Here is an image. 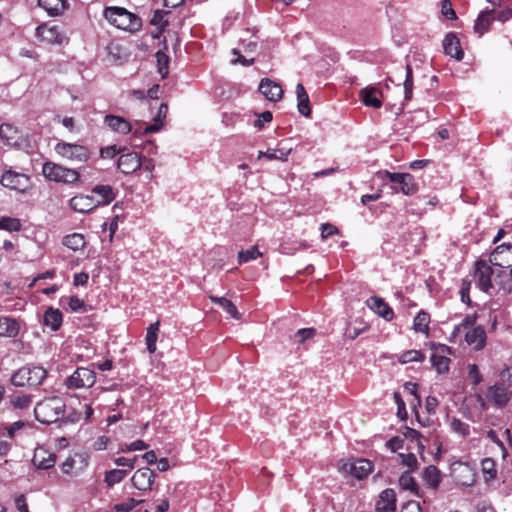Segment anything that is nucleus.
<instances>
[{"label": "nucleus", "mask_w": 512, "mask_h": 512, "mask_svg": "<svg viewBox=\"0 0 512 512\" xmlns=\"http://www.w3.org/2000/svg\"><path fill=\"white\" fill-rule=\"evenodd\" d=\"M476 287L484 293L492 294L494 290L504 294L512 292V280L505 270H498L489 261L477 260L473 272Z\"/></svg>", "instance_id": "1"}, {"label": "nucleus", "mask_w": 512, "mask_h": 512, "mask_svg": "<svg viewBox=\"0 0 512 512\" xmlns=\"http://www.w3.org/2000/svg\"><path fill=\"white\" fill-rule=\"evenodd\" d=\"M477 316L466 315L462 321L456 325L451 333V337L456 338L464 334V339L467 345L471 346L474 350L480 351L486 345V332L483 327L475 326Z\"/></svg>", "instance_id": "2"}, {"label": "nucleus", "mask_w": 512, "mask_h": 512, "mask_svg": "<svg viewBox=\"0 0 512 512\" xmlns=\"http://www.w3.org/2000/svg\"><path fill=\"white\" fill-rule=\"evenodd\" d=\"M103 16L111 25L124 31L133 33L142 27L141 18L123 7H106Z\"/></svg>", "instance_id": "3"}, {"label": "nucleus", "mask_w": 512, "mask_h": 512, "mask_svg": "<svg viewBox=\"0 0 512 512\" xmlns=\"http://www.w3.org/2000/svg\"><path fill=\"white\" fill-rule=\"evenodd\" d=\"M65 402L60 397L46 398L34 408L35 418L43 424H52L63 417L65 413Z\"/></svg>", "instance_id": "4"}, {"label": "nucleus", "mask_w": 512, "mask_h": 512, "mask_svg": "<svg viewBox=\"0 0 512 512\" xmlns=\"http://www.w3.org/2000/svg\"><path fill=\"white\" fill-rule=\"evenodd\" d=\"M42 174L50 181L69 185L78 182L80 179V173L76 169H71L50 161L43 164Z\"/></svg>", "instance_id": "5"}, {"label": "nucleus", "mask_w": 512, "mask_h": 512, "mask_svg": "<svg viewBox=\"0 0 512 512\" xmlns=\"http://www.w3.org/2000/svg\"><path fill=\"white\" fill-rule=\"evenodd\" d=\"M47 377L46 370L41 366H24L13 373L11 382L16 387L38 386Z\"/></svg>", "instance_id": "6"}, {"label": "nucleus", "mask_w": 512, "mask_h": 512, "mask_svg": "<svg viewBox=\"0 0 512 512\" xmlns=\"http://www.w3.org/2000/svg\"><path fill=\"white\" fill-rule=\"evenodd\" d=\"M54 151L61 158L73 163H85L91 157L90 149L79 143L60 141L54 146Z\"/></svg>", "instance_id": "7"}, {"label": "nucleus", "mask_w": 512, "mask_h": 512, "mask_svg": "<svg viewBox=\"0 0 512 512\" xmlns=\"http://www.w3.org/2000/svg\"><path fill=\"white\" fill-rule=\"evenodd\" d=\"M386 179L393 184L391 187L396 192L404 195H413L418 191V184L409 173L385 172Z\"/></svg>", "instance_id": "8"}, {"label": "nucleus", "mask_w": 512, "mask_h": 512, "mask_svg": "<svg viewBox=\"0 0 512 512\" xmlns=\"http://www.w3.org/2000/svg\"><path fill=\"white\" fill-rule=\"evenodd\" d=\"M96 381V373L87 367L77 368L65 381L69 389L90 388Z\"/></svg>", "instance_id": "9"}, {"label": "nucleus", "mask_w": 512, "mask_h": 512, "mask_svg": "<svg viewBox=\"0 0 512 512\" xmlns=\"http://www.w3.org/2000/svg\"><path fill=\"white\" fill-rule=\"evenodd\" d=\"M433 352L430 357L433 368L439 373H446L449 370L450 358L448 355L451 348L445 344H433Z\"/></svg>", "instance_id": "10"}, {"label": "nucleus", "mask_w": 512, "mask_h": 512, "mask_svg": "<svg viewBox=\"0 0 512 512\" xmlns=\"http://www.w3.org/2000/svg\"><path fill=\"white\" fill-rule=\"evenodd\" d=\"M0 183L6 188L23 193L29 187L30 179L26 174L7 170L3 173Z\"/></svg>", "instance_id": "11"}, {"label": "nucleus", "mask_w": 512, "mask_h": 512, "mask_svg": "<svg viewBox=\"0 0 512 512\" xmlns=\"http://www.w3.org/2000/svg\"><path fill=\"white\" fill-rule=\"evenodd\" d=\"M512 392L503 383H496L488 387L486 398L496 408H504L510 401Z\"/></svg>", "instance_id": "12"}, {"label": "nucleus", "mask_w": 512, "mask_h": 512, "mask_svg": "<svg viewBox=\"0 0 512 512\" xmlns=\"http://www.w3.org/2000/svg\"><path fill=\"white\" fill-rule=\"evenodd\" d=\"M156 474L148 467H143L134 472L131 477L132 485L141 492H147L152 489Z\"/></svg>", "instance_id": "13"}, {"label": "nucleus", "mask_w": 512, "mask_h": 512, "mask_svg": "<svg viewBox=\"0 0 512 512\" xmlns=\"http://www.w3.org/2000/svg\"><path fill=\"white\" fill-rule=\"evenodd\" d=\"M36 37L40 42L46 44H61L64 40L59 26L49 24L39 25L36 28Z\"/></svg>", "instance_id": "14"}, {"label": "nucleus", "mask_w": 512, "mask_h": 512, "mask_svg": "<svg viewBox=\"0 0 512 512\" xmlns=\"http://www.w3.org/2000/svg\"><path fill=\"white\" fill-rule=\"evenodd\" d=\"M343 469L357 479L367 477L373 471V463L364 458L353 459L343 465Z\"/></svg>", "instance_id": "15"}, {"label": "nucleus", "mask_w": 512, "mask_h": 512, "mask_svg": "<svg viewBox=\"0 0 512 512\" xmlns=\"http://www.w3.org/2000/svg\"><path fill=\"white\" fill-rule=\"evenodd\" d=\"M119 170L124 174H131L142 167V159L136 152L121 154L117 161Z\"/></svg>", "instance_id": "16"}, {"label": "nucleus", "mask_w": 512, "mask_h": 512, "mask_svg": "<svg viewBox=\"0 0 512 512\" xmlns=\"http://www.w3.org/2000/svg\"><path fill=\"white\" fill-rule=\"evenodd\" d=\"M69 206L76 212L89 213L99 207V203L92 196L80 194L70 199Z\"/></svg>", "instance_id": "17"}, {"label": "nucleus", "mask_w": 512, "mask_h": 512, "mask_svg": "<svg viewBox=\"0 0 512 512\" xmlns=\"http://www.w3.org/2000/svg\"><path fill=\"white\" fill-rule=\"evenodd\" d=\"M259 91L269 101L277 102L282 99V87L269 78H263L259 84Z\"/></svg>", "instance_id": "18"}, {"label": "nucleus", "mask_w": 512, "mask_h": 512, "mask_svg": "<svg viewBox=\"0 0 512 512\" xmlns=\"http://www.w3.org/2000/svg\"><path fill=\"white\" fill-rule=\"evenodd\" d=\"M56 462V455L43 447H37L34 451L32 463L37 469L47 470Z\"/></svg>", "instance_id": "19"}, {"label": "nucleus", "mask_w": 512, "mask_h": 512, "mask_svg": "<svg viewBox=\"0 0 512 512\" xmlns=\"http://www.w3.org/2000/svg\"><path fill=\"white\" fill-rule=\"evenodd\" d=\"M104 124L111 131L121 135H126L132 131V124L127 119L118 115L107 114L104 117Z\"/></svg>", "instance_id": "20"}, {"label": "nucleus", "mask_w": 512, "mask_h": 512, "mask_svg": "<svg viewBox=\"0 0 512 512\" xmlns=\"http://www.w3.org/2000/svg\"><path fill=\"white\" fill-rule=\"evenodd\" d=\"M443 49L446 55L460 61L464 57L460 41L454 33H448L443 40Z\"/></svg>", "instance_id": "21"}, {"label": "nucleus", "mask_w": 512, "mask_h": 512, "mask_svg": "<svg viewBox=\"0 0 512 512\" xmlns=\"http://www.w3.org/2000/svg\"><path fill=\"white\" fill-rule=\"evenodd\" d=\"M376 510L378 512H395L396 493L393 489L387 488L380 493L376 502Z\"/></svg>", "instance_id": "22"}, {"label": "nucleus", "mask_w": 512, "mask_h": 512, "mask_svg": "<svg viewBox=\"0 0 512 512\" xmlns=\"http://www.w3.org/2000/svg\"><path fill=\"white\" fill-rule=\"evenodd\" d=\"M366 304L372 311L385 320L390 321L393 319V310L381 297L372 296L367 299Z\"/></svg>", "instance_id": "23"}, {"label": "nucleus", "mask_w": 512, "mask_h": 512, "mask_svg": "<svg viewBox=\"0 0 512 512\" xmlns=\"http://www.w3.org/2000/svg\"><path fill=\"white\" fill-rule=\"evenodd\" d=\"M359 95L365 106L374 109L381 108L382 101L379 97L382 95V92L378 88L372 86L365 87L360 90Z\"/></svg>", "instance_id": "24"}, {"label": "nucleus", "mask_w": 512, "mask_h": 512, "mask_svg": "<svg viewBox=\"0 0 512 512\" xmlns=\"http://www.w3.org/2000/svg\"><path fill=\"white\" fill-rule=\"evenodd\" d=\"M398 485L400 489L409 491L412 495L418 498H423V492L420 490L416 479L412 476L410 471H405L400 475Z\"/></svg>", "instance_id": "25"}, {"label": "nucleus", "mask_w": 512, "mask_h": 512, "mask_svg": "<svg viewBox=\"0 0 512 512\" xmlns=\"http://www.w3.org/2000/svg\"><path fill=\"white\" fill-rule=\"evenodd\" d=\"M422 479L429 489L436 491L442 481V475L436 466L429 465L424 468L422 472Z\"/></svg>", "instance_id": "26"}, {"label": "nucleus", "mask_w": 512, "mask_h": 512, "mask_svg": "<svg viewBox=\"0 0 512 512\" xmlns=\"http://www.w3.org/2000/svg\"><path fill=\"white\" fill-rule=\"evenodd\" d=\"M63 322V315L59 309L49 307L43 316V324L49 327L52 331L60 329Z\"/></svg>", "instance_id": "27"}, {"label": "nucleus", "mask_w": 512, "mask_h": 512, "mask_svg": "<svg viewBox=\"0 0 512 512\" xmlns=\"http://www.w3.org/2000/svg\"><path fill=\"white\" fill-rule=\"evenodd\" d=\"M296 95H297V108L301 115L305 117H309L311 114V109L309 106V97L306 93L304 86L301 83H298L296 86Z\"/></svg>", "instance_id": "28"}, {"label": "nucleus", "mask_w": 512, "mask_h": 512, "mask_svg": "<svg viewBox=\"0 0 512 512\" xmlns=\"http://www.w3.org/2000/svg\"><path fill=\"white\" fill-rule=\"evenodd\" d=\"M19 333V325L16 320L9 317H0V336L13 338Z\"/></svg>", "instance_id": "29"}, {"label": "nucleus", "mask_w": 512, "mask_h": 512, "mask_svg": "<svg viewBox=\"0 0 512 512\" xmlns=\"http://www.w3.org/2000/svg\"><path fill=\"white\" fill-rule=\"evenodd\" d=\"M92 193L100 197V199H96L99 206L108 205L115 199L113 188L110 185H97L92 189Z\"/></svg>", "instance_id": "30"}, {"label": "nucleus", "mask_w": 512, "mask_h": 512, "mask_svg": "<svg viewBox=\"0 0 512 512\" xmlns=\"http://www.w3.org/2000/svg\"><path fill=\"white\" fill-rule=\"evenodd\" d=\"M493 11H482L479 16L477 17L475 24H474V30L479 34L483 35L485 32L489 30V27L491 23L493 22L494 16H492Z\"/></svg>", "instance_id": "31"}, {"label": "nucleus", "mask_w": 512, "mask_h": 512, "mask_svg": "<svg viewBox=\"0 0 512 512\" xmlns=\"http://www.w3.org/2000/svg\"><path fill=\"white\" fill-rule=\"evenodd\" d=\"M430 315L421 310L417 313L413 320V329L416 333L429 334Z\"/></svg>", "instance_id": "32"}, {"label": "nucleus", "mask_w": 512, "mask_h": 512, "mask_svg": "<svg viewBox=\"0 0 512 512\" xmlns=\"http://www.w3.org/2000/svg\"><path fill=\"white\" fill-rule=\"evenodd\" d=\"M160 327V321L157 320L156 322L149 325L146 332L145 342L147 346V350L150 354L155 353L156 351V342L158 339V332Z\"/></svg>", "instance_id": "33"}, {"label": "nucleus", "mask_w": 512, "mask_h": 512, "mask_svg": "<svg viewBox=\"0 0 512 512\" xmlns=\"http://www.w3.org/2000/svg\"><path fill=\"white\" fill-rule=\"evenodd\" d=\"M38 4L50 15H59L66 8L65 0H38Z\"/></svg>", "instance_id": "34"}, {"label": "nucleus", "mask_w": 512, "mask_h": 512, "mask_svg": "<svg viewBox=\"0 0 512 512\" xmlns=\"http://www.w3.org/2000/svg\"><path fill=\"white\" fill-rule=\"evenodd\" d=\"M167 111H168L167 105L162 103L158 109L157 115L154 119V123L151 125H147L144 128L143 133L147 134V133L158 132L163 126V122L166 118Z\"/></svg>", "instance_id": "35"}, {"label": "nucleus", "mask_w": 512, "mask_h": 512, "mask_svg": "<svg viewBox=\"0 0 512 512\" xmlns=\"http://www.w3.org/2000/svg\"><path fill=\"white\" fill-rule=\"evenodd\" d=\"M292 149H285V148H277V149H267V151L263 152L260 151L258 154V158H266L268 160H280V161H286L288 158V155L291 153Z\"/></svg>", "instance_id": "36"}, {"label": "nucleus", "mask_w": 512, "mask_h": 512, "mask_svg": "<svg viewBox=\"0 0 512 512\" xmlns=\"http://www.w3.org/2000/svg\"><path fill=\"white\" fill-rule=\"evenodd\" d=\"M210 300L221 306L232 318L240 319V314L237 307L225 297L209 296Z\"/></svg>", "instance_id": "37"}, {"label": "nucleus", "mask_w": 512, "mask_h": 512, "mask_svg": "<svg viewBox=\"0 0 512 512\" xmlns=\"http://www.w3.org/2000/svg\"><path fill=\"white\" fill-rule=\"evenodd\" d=\"M86 241L82 234L79 233H73L70 235H67L63 239V245H65L67 248L78 251L85 247Z\"/></svg>", "instance_id": "38"}, {"label": "nucleus", "mask_w": 512, "mask_h": 512, "mask_svg": "<svg viewBox=\"0 0 512 512\" xmlns=\"http://www.w3.org/2000/svg\"><path fill=\"white\" fill-rule=\"evenodd\" d=\"M127 475L128 470L126 469H112L105 473L104 482L108 487H113L120 483Z\"/></svg>", "instance_id": "39"}, {"label": "nucleus", "mask_w": 512, "mask_h": 512, "mask_svg": "<svg viewBox=\"0 0 512 512\" xmlns=\"http://www.w3.org/2000/svg\"><path fill=\"white\" fill-rule=\"evenodd\" d=\"M17 133V129L11 124H2L0 126V138L7 145H13L17 142Z\"/></svg>", "instance_id": "40"}, {"label": "nucleus", "mask_w": 512, "mask_h": 512, "mask_svg": "<svg viewBox=\"0 0 512 512\" xmlns=\"http://www.w3.org/2000/svg\"><path fill=\"white\" fill-rule=\"evenodd\" d=\"M449 426H450V430L453 433L459 435L462 438L467 437L470 433L469 424L461 421L458 418H455V417L451 418L450 422H449Z\"/></svg>", "instance_id": "41"}, {"label": "nucleus", "mask_w": 512, "mask_h": 512, "mask_svg": "<svg viewBox=\"0 0 512 512\" xmlns=\"http://www.w3.org/2000/svg\"><path fill=\"white\" fill-rule=\"evenodd\" d=\"M405 72H406L405 80L403 83L404 99H405V101H410L413 96V84H414L413 70L410 65H406Z\"/></svg>", "instance_id": "42"}, {"label": "nucleus", "mask_w": 512, "mask_h": 512, "mask_svg": "<svg viewBox=\"0 0 512 512\" xmlns=\"http://www.w3.org/2000/svg\"><path fill=\"white\" fill-rule=\"evenodd\" d=\"M425 360V355L420 350H408L403 352L399 356V362L402 364L410 363V362H423Z\"/></svg>", "instance_id": "43"}, {"label": "nucleus", "mask_w": 512, "mask_h": 512, "mask_svg": "<svg viewBox=\"0 0 512 512\" xmlns=\"http://www.w3.org/2000/svg\"><path fill=\"white\" fill-rule=\"evenodd\" d=\"M260 256H262V253L258 250V247L252 246L251 248L242 250L238 253V262L239 264H243L251 260H255Z\"/></svg>", "instance_id": "44"}, {"label": "nucleus", "mask_w": 512, "mask_h": 512, "mask_svg": "<svg viewBox=\"0 0 512 512\" xmlns=\"http://www.w3.org/2000/svg\"><path fill=\"white\" fill-rule=\"evenodd\" d=\"M21 229V222L18 218L2 217L0 219V230L17 232Z\"/></svg>", "instance_id": "45"}, {"label": "nucleus", "mask_w": 512, "mask_h": 512, "mask_svg": "<svg viewBox=\"0 0 512 512\" xmlns=\"http://www.w3.org/2000/svg\"><path fill=\"white\" fill-rule=\"evenodd\" d=\"M142 502H143L142 499L137 500V499H134V498H127V499L123 500L122 502L117 503L114 506V509L116 511H119V512H128V511L132 510L133 508H135L137 505H139Z\"/></svg>", "instance_id": "46"}, {"label": "nucleus", "mask_w": 512, "mask_h": 512, "mask_svg": "<svg viewBox=\"0 0 512 512\" xmlns=\"http://www.w3.org/2000/svg\"><path fill=\"white\" fill-rule=\"evenodd\" d=\"M156 59H157V65H158V71L162 76H166L168 74V64H169V57L166 53L162 51H158L156 53Z\"/></svg>", "instance_id": "47"}, {"label": "nucleus", "mask_w": 512, "mask_h": 512, "mask_svg": "<svg viewBox=\"0 0 512 512\" xmlns=\"http://www.w3.org/2000/svg\"><path fill=\"white\" fill-rule=\"evenodd\" d=\"M166 12L162 10H156L150 20L151 25L158 26L161 31L168 26V21L164 19Z\"/></svg>", "instance_id": "48"}, {"label": "nucleus", "mask_w": 512, "mask_h": 512, "mask_svg": "<svg viewBox=\"0 0 512 512\" xmlns=\"http://www.w3.org/2000/svg\"><path fill=\"white\" fill-rule=\"evenodd\" d=\"M471 289V281L469 279H462L461 286H460V297L461 301L467 305H470L471 299L469 296Z\"/></svg>", "instance_id": "49"}, {"label": "nucleus", "mask_w": 512, "mask_h": 512, "mask_svg": "<svg viewBox=\"0 0 512 512\" xmlns=\"http://www.w3.org/2000/svg\"><path fill=\"white\" fill-rule=\"evenodd\" d=\"M11 404L16 409H25L31 404L29 395H18L11 399Z\"/></svg>", "instance_id": "50"}, {"label": "nucleus", "mask_w": 512, "mask_h": 512, "mask_svg": "<svg viewBox=\"0 0 512 512\" xmlns=\"http://www.w3.org/2000/svg\"><path fill=\"white\" fill-rule=\"evenodd\" d=\"M468 377L473 385H478L482 382L483 377L476 364H469L468 366Z\"/></svg>", "instance_id": "51"}, {"label": "nucleus", "mask_w": 512, "mask_h": 512, "mask_svg": "<svg viewBox=\"0 0 512 512\" xmlns=\"http://www.w3.org/2000/svg\"><path fill=\"white\" fill-rule=\"evenodd\" d=\"M482 471L489 475V479L496 477L495 463L491 458H485L481 462Z\"/></svg>", "instance_id": "52"}, {"label": "nucleus", "mask_w": 512, "mask_h": 512, "mask_svg": "<svg viewBox=\"0 0 512 512\" xmlns=\"http://www.w3.org/2000/svg\"><path fill=\"white\" fill-rule=\"evenodd\" d=\"M399 457L401 458V462L403 465L411 468L412 470L417 468L418 461L413 453H401L399 454Z\"/></svg>", "instance_id": "53"}, {"label": "nucleus", "mask_w": 512, "mask_h": 512, "mask_svg": "<svg viewBox=\"0 0 512 512\" xmlns=\"http://www.w3.org/2000/svg\"><path fill=\"white\" fill-rule=\"evenodd\" d=\"M315 334L314 328H302L296 332L295 337L298 338L299 343H304L307 339L313 338Z\"/></svg>", "instance_id": "54"}, {"label": "nucleus", "mask_w": 512, "mask_h": 512, "mask_svg": "<svg viewBox=\"0 0 512 512\" xmlns=\"http://www.w3.org/2000/svg\"><path fill=\"white\" fill-rule=\"evenodd\" d=\"M121 151L122 149L117 148L116 145H111L101 148L100 156L105 159H112Z\"/></svg>", "instance_id": "55"}, {"label": "nucleus", "mask_w": 512, "mask_h": 512, "mask_svg": "<svg viewBox=\"0 0 512 512\" xmlns=\"http://www.w3.org/2000/svg\"><path fill=\"white\" fill-rule=\"evenodd\" d=\"M339 233V230L337 229V227H335L334 225L330 224V223H324L321 225V238L323 240L329 238L330 236L334 235V234H338Z\"/></svg>", "instance_id": "56"}, {"label": "nucleus", "mask_w": 512, "mask_h": 512, "mask_svg": "<svg viewBox=\"0 0 512 512\" xmlns=\"http://www.w3.org/2000/svg\"><path fill=\"white\" fill-rule=\"evenodd\" d=\"M136 459H137L136 457H133V458L118 457L114 460V463L117 466L127 467L126 470H128V472H129L130 470H132L134 468Z\"/></svg>", "instance_id": "57"}, {"label": "nucleus", "mask_w": 512, "mask_h": 512, "mask_svg": "<svg viewBox=\"0 0 512 512\" xmlns=\"http://www.w3.org/2000/svg\"><path fill=\"white\" fill-rule=\"evenodd\" d=\"M441 12L449 20L456 19V13L453 10L452 5L449 0L442 1Z\"/></svg>", "instance_id": "58"}, {"label": "nucleus", "mask_w": 512, "mask_h": 512, "mask_svg": "<svg viewBox=\"0 0 512 512\" xmlns=\"http://www.w3.org/2000/svg\"><path fill=\"white\" fill-rule=\"evenodd\" d=\"M148 448V444L143 440H136L130 444H127L125 448H122V451H140Z\"/></svg>", "instance_id": "59"}, {"label": "nucleus", "mask_w": 512, "mask_h": 512, "mask_svg": "<svg viewBox=\"0 0 512 512\" xmlns=\"http://www.w3.org/2000/svg\"><path fill=\"white\" fill-rule=\"evenodd\" d=\"M494 19L500 22H506L512 18V9L511 8H505L503 10L494 12Z\"/></svg>", "instance_id": "60"}, {"label": "nucleus", "mask_w": 512, "mask_h": 512, "mask_svg": "<svg viewBox=\"0 0 512 512\" xmlns=\"http://www.w3.org/2000/svg\"><path fill=\"white\" fill-rule=\"evenodd\" d=\"M501 382L505 386L512 387V367H506L500 372Z\"/></svg>", "instance_id": "61"}, {"label": "nucleus", "mask_w": 512, "mask_h": 512, "mask_svg": "<svg viewBox=\"0 0 512 512\" xmlns=\"http://www.w3.org/2000/svg\"><path fill=\"white\" fill-rule=\"evenodd\" d=\"M273 119V116H272V113L270 111H264L262 112L258 119L255 121L254 125L255 127H257L258 129H261L263 128L264 126V123H268V122H271Z\"/></svg>", "instance_id": "62"}, {"label": "nucleus", "mask_w": 512, "mask_h": 512, "mask_svg": "<svg viewBox=\"0 0 512 512\" xmlns=\"http://www.w3.org/2000/svg\"><path fill=\"white\" fill-rule=\"evenodd\" d=\"M14 502L19 512H29L26 497L23 494L16 496Z\"/></svg>", "instance_id": "63"}, {"label": "nucleus", "mask_w": 512, "mask_h": 512, "mask_svg": "<svg viewBox=\"0 0 512 512\" xmlns=\"http://www.w3.org/2000/svg\"><path fill=\"white\" fill-rule=\"evenodd\" d=\"M400 512H422L420 504L416 501H408L406 502Z\"/></svg>", "instance_id": "64"}]
</instances>
